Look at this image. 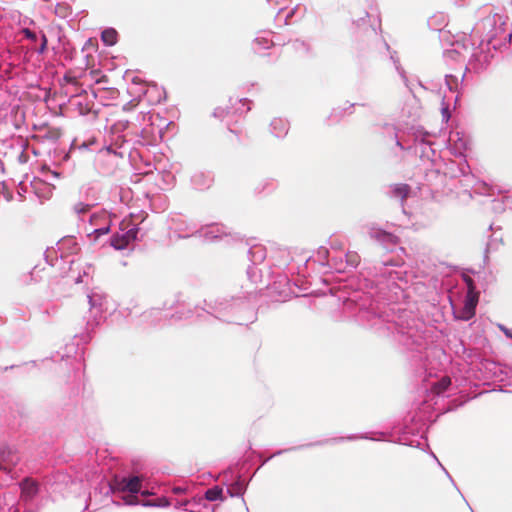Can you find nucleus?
Here are the masks:
<instances>
[{"instance_id":"f257e3e1","label":"nucleus","mask_w":512,"mask_h":512,"mask_svg":"<svg viewBox=\"0 0 512 512\" xmlns=\"http://www.w3.org/2000/svg\"><path fill=\"white\" fill-rule=\"evenodd\" d=\"M129 226V223L122 221L120 224V230H122L123 233H116L111 237L110 244L116 250H123L127 248L131 242L137 239L139 229L135 225H132L130 228Z\"/></svg>"},{"instance_id":"f03ea898","label":"nucleus","mask_w":512,"mask_h":512,"mask_svg":"<svg viewBox=\"0 0 512 512\" xmlns=\"http://www.w3.org/2000/svg\"><path fill=\"white\" fill-rule=\"evenodd\" d=\"M21 498L24 501H30L32 500L39 491V484L37 481L33 480L32 478H25L21 484Z\"/></svg>"},{"instance_id":"7ed1b4c3","label":"nucleus","mask_w":512,"mask_h":512,"mask_svg":"<svg viewBox=\"0 0 512 512\" xmlns=\"http://www.w3.org/2000/svg\"><path fill=\"white\" fill-rule=\"evenodd\" d=\"M478 301L479 292H467L462 316L464 320H469L475 315V309L478 304Z\"/></svg>"},{"instance_id":"20e7f679","label":"nucleus","mask_w":512,"mask_h":512,"mask_svg":"<svg viewBox=\"0 0 512 512\" xmlns=\"http://www.w3.org/2000/svg\"><path fill=\"white\" fill-rule=\"evenodd\" d=\"M118 489L121 491H128L130 493H137L141 489V479L138 476L132 478H122L118 482Z\"/></svg>"},{"instance_id":"39448f33","label":"nucleus","mask_w":512,"mask_h":512,"mask_svg":"<svg viewBox=\"0 0 512 512\" xmlns=\"http://www.w3.org/2000/svg\"><path fill=\"white\" fill-rule=\"evenodd\" d=\"M248 103L249 102L246 98H244V99L229 98L226 103H223L222 106H219L215 109V115L218 117H224L225 115L229 114V108H230L229 104H231L232 106H234L236 104H242L244 106V105H248Z\"/></svg>"},{"instance_id":"423d86ee","label":"nucleus","mask_w":512,"mask_h":512,"mask_svg":"<svg viewBox=\"0 0 512 512\" xmlns=\"http://www.w3.org/2000/svg\"><path fill=\"white\" fill-rule=\"evenodd\" d=\"M19 458L12 455L10 452H3L2 459H0V470L11 472L13 467L17 465Z\"/></svg>"},{"instance_id":"0eeeda50","label":"nucleus","mask_w":512,"mask_h":512,"mask_svg":"<svg viewBox=\"0 0 512 512\" xmlns=\"http://www.w3.org/2000/svg\"><path fill=\"white\" fill-rule=\"evenodd\" d=\"M42 131L44 132V134L42 135V138L49 140V141H56L63 134L61 128L52 127V126H45V127H43Z\"/></svg>"},{"instance_id":"6e6552de","label":"nucleus","mask_w":512,"mask_h":512,"mask_svg":"<svg viewBox=\"0 0 512 512\" xmlns=\"http://www.w3.org/2000/svg\"><path fill=\"white\" fill-rule=\"evenodd\" d=\"M118 33L113 28L105 29L101 34V40L108 46H113L117 43Z\"/></svg>"},{"instance_id":"1a4fd4ad","label":"nucleus","mask_w":512,"mask_h":512,"mask_svg":"<svg viewBox=\"0 0 512 512\" xmlns=\"http://www.w3.org/2000/svg\"><path fill=\"white\" fill-rule=\"evenodd\" d=\"M205 498L208 501H216V500H223V490L222 488L215 486L213 488L208 489L205 492Z\"/></svg>"},{"instance_id":"9d476101","label":"nucleus","mask_w":512,"mask_h":512,"mask_svg":"<svg viewBox=\"0 0 512 512\" xmlns=\"http://www.w3.org/2000/svg\"><path fill=\"white\" fill-rule=\"evenodd\" d=\"M410 193V186L407 184H397L393 189V194L395 197L401 198L405 200Z\"/></svg>"},{"instance_id":"9b49d317","label":"nucleus","mask_w":512,"mask_h":512,"mask_svg":"<svg viewBox=\"0 0 512 512\" xmlns=\"http://www.w3.org/2000/svg\"><path fill=\"white\" fill-rule=\"evenodd\" d=\"M451 384V380L449 377H443L440 381L434 384L433 392L436 394H440L444 392Z\"/></svg>"},{"instance_id":"f8f14e48","label":"nucleus","mask_w":512,"mask_h":512,"mask_svg":"<svg viewBox=\"0 0 512 512\" xmlns=\"http://www.w3.org/2000/svg\"><path fill=\"white\" fill-rule=\"evenodd\" d=\"M63 80L68 83V84H72L74 86H79V81H78V78L74 75H72L70 72L66 73L63 77Z\"/></svg>"},{"instance_id":"ddd939ff","label":"nucleus","mask_w":512,"mask_h":512,"mask_svg":"<svg viewBox=\"0 0 512 512\" xmlns=\"http://www.w3.org/2000/svg\"><path fill=\"white\" fill-rule=\"evenodd\" d=\"M463 280H464V282L467 285V292H474V291H476V286L474 284L473 279L470 276L464 275L463 276Z\"/></svg>"},{"instance_id":"4468645a","label":"nucleus","mask_w":512,"mask_h":512,"mask_svg":"<svg viewBox=\"0 0 512 512\" xmlns=\"http://www.w3.org/2000/svg\"><path fill=\"white\" fill-rule=\"evenodd\" d=\"M254 42H255V44H257L259 46H263L265 48H269L273 45L272 41H270L269 39H266L264 37H257V38H255Z\"/></svg>"},{"instance_id":"2eb2a0df","label":"nucleus","mask_w":512,"mask_h":512,"mask_svg":"<svg viewBox=\"0 0 512 512\" xmlns=\"http://www.w3.org/2000/svg\"><path fill=\"white\" fill-rule=\"evenodd\" d=\"M91 206L84 203H78L75 205L74 209L79 214L87 213L90 210Z\"/></svg>"},{"instance_id":"dca6fc26","label":"nucleus","mask_w":512,"mask_h":512,"mask_svg":"<svg viewBox=\"0 0 512 512\" xmlns=\"http://www.w3.org/2000/svg\"><path fill=\"white\" fill-rule=\"evenodd\" d=\"M371 236L376 238V239H381V237L383 239H391L392 238V235L389 234V233H386V232H380V231H374L371 233Z\"/></svg>"},{"instance_id":"f3484780","label":"nucleus","mask_w":512,"mask_h":512,"mask_svg":"<svg viewBox=\"0 0 512 512\" xmlns=\"http://www.w3.org/2000/svg\"><path fill=\"white\" fill-rule=\"evenodd\" d=\"M109 231H110V226H106V227L95 229L93 233L96 234L97 237H99L101 235L108 234Z\"/></svg>"},{"instance_id":"a211bd4d","label":"nucleus","mask_w":512,"mask_h":512,"mask_svg":"<svg viewBox=\"0 0 512 512\" xmlns=\"http://www.w3.org/2000/svg\"><path fill=\"white\" fill-rule=\"evenodd\" d=\"M23 34L25 35L26 38H28L32 41H36V39H37L36 34L28 28L23 30Z\"/></svg>"},{"instance_id":"6ab92c4d","label":"nucleus","mask_w":512,"mask_h":512,"mask_svg":"<svg viewBox=\"0 0 512 512\" xmlns=\"http://www.w3.org/2000/svg\"><path fill=\"white\" fill-rule=\"evenodd\" d=\"M41 39H42V42H41V46L39 48V52L43 53L46 50V48H47V42L48 41H47V37H46L45 34H42Z\"/></svg>"},{"instance_id":"aec40b11","label":"nucleus","mask_w":512,"mask_h":512,"mask_svg":"<svg viewBox=\"0 0 512 512\" xmlns=\"http://www.w3.org/2000/svg\"><path fill=\"white\" fill-rule=\"evenodd\" d=\"M108 81H109V78L107 75H100L99 78L95 79L96 84H104V83H108Z\"/></svg>"},{"instance_id":"412c9836","label":"nucleus","mask_w":512,"mask_h":512,"mask_svg":"<svg viewBox=\"0 0 512 512\" xmlns=\"http://www.w3.org/2000/svg\"><path fill=\"white\" fill-rule=\"evenodd\" d=\"M99 74H100V72L98 70H92L89 73L91 79L94 80V81H95L96 78L100 77Z\"/></svg>"},{"instance_id":"4be33fe9","label":"nucleus","mask_w":512,"mask_h":512,"mask_svg":"<svg viewBox=\"0 0 512 512\" xmlns=\"http://www.w3.org/2000/svg\"><path fill=\"white\" fill-rule=\"evenodd\" d=\"M185 490H186V489H185V488H182V487H175V488L173 489V492H174L175 494H181V493H184V492H185Z\"/></svg>"},{"instance_id":"5701e85b","label":"nucleus","mask_w":512,"mask_h":512,"mask_svg":"<svg viewBox=\"0 0 512 512\" xmlns=\"http://www.w3.org/2000/svg\"><path fill=\"white\" fill-rule=\"evenodd\" d=\"M97 218H98V216H97V215H93V216L91 217V222L93 223Z\"/></svg>"},{"instance_id":"b1692460","label":"nucleus","mask_w":512,"mask_h":512,"mask_svg":"<svg viewBox=\"0 0 512 512\" xmlns=\"http://www.w3.org/2000/svg\"><path fill=\"white\" fill-rule=\"evenodd\" d=\"M163 501H164L165 506H167L169 504L167 500L163 499Z\"/></svg>"},{"instance_id":"393cba45","label":"nucleus","mask_w":512,"mask_h":512,"mask_svg":"<svg viewBox=\"0 0 512 512\" xmlns=\"http://www.w3.org/2000/svg\"><path fill=\"white\" fill-rule=\"evenodd\" d=\"M144 505H153V504L150 502H146Z\"/></svg>"}]
</instances>
